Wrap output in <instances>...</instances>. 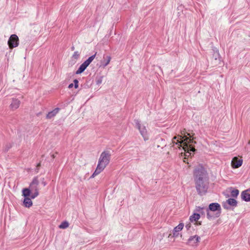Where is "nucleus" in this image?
Listing matches in <instances>:
<instances>
[{
  "mask_svg": "<svg viewBox=\"0 0 250 250\" xmlns=\"http://www.w3.org/2000/svg\"><path fill=\"white\" fill-rule=\"evenodd\" d=\"M243 163L242 159H239L237 157H235L231 161V166L233 168H237L241 167Z\"/></svg>",
  "mask_w": 250,
  "mask_h": 250,
  "instance_id": "obj_10",
  "label": "nucleus"
},
{
  "mask_svg": "<svg viewBox=\"0 0 250 250\" xmlns=\"http://www.w3.org/2000/svg\"><path fill=\"white\" fill-rule=\"evenodd\" d=\"M110 157L111 155L108 151H104L101 154L97 167L93 174L91 176V178H94L104 170L105 167L109 164Z\"/></svg>",
  "mask_w": 250,
  "mask_h": 250,
  "instance_id": "obj_3",
  "label": "nucleus"
},
{
  "mask_svg": "<svg viewBox=\"0 0 250 250\" xmlns=\"http://www.w3.org/2000/svg\"><path fill=\"white\" fill-rule=\"evenodd\" d=\"M80 56V53L78 51L74 52L73 54L72 57L75 59L77 60Z\"/></svg>",
  "mask_w": 250,
  "mask_h": 250,
  "instance_id": "obj_26",
  "label": "nucleus"
},
{
  "mask_svg": "<svg viewBox=\"0 0 250 250\" xmlns=\"http://www.w3.org/2000/svg\"><path fill=\"white\" fill-rule=\"evenodd\" d=\"M74 87L75 88H77L79 86V85H78V83H79V81H78V80L77 79H75L74 80Z\"/></svg>",
  "mask_w": 250,
  "mask_h": 250,
  "instance_id": "obj_27",
  "label": "nucleus"
},
{
  "mask_svg": "<svg viewBox=\"0 0 250 250\" xmlns=\"http://www.w3.org/2000/svg\"><path fill=\"white\" fill-rule=\"evenodd\" d=\"M60 108L57 107L53 109V110L49 112L46 116V118L47 119H50L55 117L56 114L59 112Z\"/></svg>",
  "mask_w": 250,
  "mask_h": 250,
  "instance_id": "obj_14",
  "label": "nucleus"
},
{
  "mask_svg": "<svg viewBox=\"0 0 250 250\" xmlns=\"http://www.w3.org/2000/svg\"><path fill=\"white\" fill-rule=\"evenodd\" d=\"M97 53H96L93 55H92L90 57H89L86 61H85L84 62H85L88 65L90 64V63L93 61V60L95 59V56L96 55Z\"/></svg>",
  "mask_w": 250,
  "mask_h": 250,
  "instance_id": "obj_21",
  "label": "nucleus"
},
{
  "mask_svg": "<svg viewBox=\"0 0 250 250\" xmlns=\"http://www.w3.org/2000/svg\"><path fill=\"white\" fill-rule=\"evenodd\" d=\"M21 104V102L17 99L13 98L10 107L13 110L17 109Z\"/></svg>",
  "mask_w": 250,
  "mask_h": 250,
  "instance_id": "obj_12",
  "label": "nucleus"
},
{
  "mask_svg": "<svg viewBox=\"0 0 250 250\" xmlns=\"http://www.w3.org/2000/svg\"><path fill=\"white\" fill-rule=\"evenodd\" d=\"M31 197L30 198H24L23 204L24 207L26 208H30L32 206L33 203L31 201Z\"/></svg>",
  "mask_w": 250,
  "mask_h": 250,
  "instance_id": "obj_18",
  "label": "nucleus"
},
{
  "mask_svg": "<svg viewBox=\"0 0 250 250\" xmlns=\"http://www.w3.org/2000/svg\"><path fill=\"white\" fill-rule=\"evenodd\" d=\"M102 78H100L96 81V83L97 84H101L102 83Z\"/></svg>",
  "mask_w": 250,
  "mask_h": 250,
  "instance_id": "obj_28",
  "label": "nucleus"
},
{
  "mask_svg": "<svg viewBox=\"0 0 250 250\" xmlns=\"http://www.w3.org/2000/svg\"><path fill=\"white\" fill-rule=\"evenodd\" d=\"M237 205V201L233 198H229L226 200V202H224L223 206L224 208L229 209L230 207H235Z\"/></svg>",
  "mask_w": 250,
  "mask_h": 250,
  "instance_id": "obj_8",
  "label": "nucleus"
},
{
  "mask_svg": "<svg viewBox=\"0 0 250 250\" xmlns=\"http://www.w3.org/2000/svg\"><path fill=\"white\" fill-rule=\"evenodd\" d=\"M97 53H96L93 55H92L90 57H89L86 61H85L84 62H85L88 65L90 64V63L93 61V60L95 59V56L96 55Z\"/></svg>",
  "mask_w": 250,
  "mask_h": 250,
  "instance_id": "obj_22",
  "label": "nucleus"
},
{
  "mask_svg": "<svg viewBox=\"0 0 250 250\" xmlns=\"http://www.w3.org/2000/svg\"><path fill=\"white\" fill-rule=\"evenodd\" d=\"M200 217V214L199 213H193L191 216H190L189 220L190 222H193L194 221H197L199 219Z\"/></svg>",
  "mask_w": 250,
  "mask_h": 250,
  "instance_id": "obj_20",
  "label": "nucleus"
},
{
  "mask_svg": "<svg viewBox=\"0 0 250 250\" xmlns=\"http://www.w3.org/2000/svg\"><path fill=\"white\" fill-rule=\"evenodd\" d=\"M239 191L237 189H232L231 191L232 197H236L239 194Z\"/></svg>",
  "mask_w": 250,
  "mask_h": 250,
  "instance_id": "obj_25",
  "label": "nucleus"
},
{
  "mask_svg": "<svg viewBox=\"0 0 250 250\" xmlns=\"http://www.w3.org/2000/svg\"><path fill=\"white\" fill-rule=\"evenodd\" d=\"M42 184L43 186H45L46 185V183L44 181V178L42 179Z\"/></svg>",
  "mask_w": 250,
  "mask_h": 250,
  "instance_id": "obj_30",
  "label": "nucleus"
},
{
  "mask_svg": "<svg viewBox=\"0 0 250 250\" xmlns=\"http://www.w3.org/2000/svg\"><path fill=\"white\" fill-rule=\"evenodd\" d=\"M205 210H206V208H201L200 207H197L196 208V210L201 213L202 215H205Z\"/></svg>",
  "mask_w": 250,
  "mask_h": 250,
  "instance_id": "obj_23",
  "label": "nucleus"
},
{
  "mask_svg": "<svg viewBox=\"0 0 250 250\" xmlns=\"http://www.w3.org/2000/svg\"><path fill=\"white\" fill-rule=\"evenodd\" d=\"M184 226V224L181 223L177 226L174 228L173 230V235L174 237L178 236V232L181 231L183 229Z\"/></svg>",
  "mask_w": 250,
  "mask_h": 250,
  "instance_id": "obj_15",
  "label": "nucleus"
},
{
  "mask_svg": "<svg viewBox=\"0 0 250 250\" xmlns=\"http://www.w3.org/2000/svg\"><path fill=\"white\" fill-rule=\"evenodd\" d=\"M177 138V137L176 136H175L173 138V140H174V139H176Z\"/></svg>",
  "mask_w": 250,
  "mask_h": 250,
  "instance_id": "obj_35",
  "label": "nucleus"
},
{
  "mask_svg": "<svg viewBox=\"0 0 250 250\" xmlns=\"http://www.w3.org/2000/svg\"><path fill=\"white\" fill-rule=\"evenodd\" d=\"M51 157H52V158L53 159H54V158L56 157V156H55V155L54 154H53L51 155Z\"/></svg>",
  "mask_w": 250,
  "mask_h": 250,
  "instance_id": "obj_32",
  "label": "nucleus"
},
{
  "mask_svg": "<svg viewBox=\"0 0 250 250\" xmlns=\"http://www.w3.org/2000/svg\"><path fill=\"white\" fill-rule=\"evenodd\" d=\"M74 49H75V48H74V46H72V47H71V49H72V50H74Z\"/></svg>",
  "mask_w": 250,
  "mask_h": 250,
  "instance_id": "obj_34",
  "label": "nucleus"
},
{
  "mask_svg": "<svg viewBox=\"0 0 250 250\" xmlns=\"http://www.w3.org/2000/svg\"><path fill=\"white\" fill-rule=\"evenodd\" d=\"M185 227H186V228L188 230V229H190V228L191 227V224H190V223H188V224H187V225H186Z\"/></svg>",
  "mask_w": 250,
  "mask_h": 250,
  "instance_id": "obj_29",
  "label": "nucleus"
},
{
  "mask_svg": "<svg viewBox=\"0 0 250 250\" xmlns=\"http://www.w3.org/2000/svg\"><path fill=\"white\" fill-rule=\"evenodd\" d=\"M111 60V57L109 56L104 55L103 60L101 62L102 64L104 67L107 66Z\"/></svg>",
  "mask_w": 250,
  "mask_h": 250,
  "instance_id": "obj_17",
  "label": "nucleus"
},
{
  "mask_svg": "<svg viewBox=\"0 0 250 250\" xmlns=\"http://www.w3.org/2000/svg\"><path fill=\"white\" fill-rule=\"evenodd\" d=\"M193 176L195 188L198 194L201 196L205 195L208 191L209 182L208 173L202 166L195 168Z\"/></svg>",
  "mask_w": 250,
  "mask_h": 250,
  "instance_id": "obj_1",
  "label": "nucleus"
},
{
  "mask_svg": "<svg viewBox=\"0 0 250 250\" xmlns=\"http://www.w3.org/2000/svg\"><path fill=\"white\" fill-rule=\"evenodd\" d=\"M40 166H41V163H39L37 165V167H40Z\"/></svg>",
  "mask_w": 250,
  "mask_h": 250,
  "instance_id": "obj_33",
  "label": "nucleus"
},
{
  "mask_svg": "<svg viewBox=\"0 0 250 250\" xmlns=\"http://www.w3.org/2000/svg\"><path fill=\"white\" fill-rule=\"evenodd\" d=\"M221 206L217 203L209 204L208 208H206L207 216L208 219H211L218 217L221 213Z\"/></svg>",
  "mask_w": 250,
  "mask_h": 250,
  "instance_id": "obj_4",
  "label": "nucleus"
},
{
  "mask_svg": "<svg viewBox=\"0 0 250 250\" xmlns=\"http://www.w3.org/2000/svg\"><path fill=\"white\" fill-rule=\"evenodd\" d=\"M19 38L15 35H12L8 41V44L10 49L13 48L18 46L19 45Z\"/></svg>",
  "mask_w": 250,
  "mask_h": 250,
  "instance_id": "obj_7",
  "label": "nucleus"
},
{
  "mask_svg": "<svg viewBox=\"0 0 250 250\" xmlns=\"http://www.w3.org/2000/svg\"><path fill=\"white\" fill-rule=\"evenodd\" d=\"M88 65L84 62H83L76 71V74H80L83 73L87 68Z\"/></svg>",
  "mask_w": 250,
  "mask_h": 250,
  "instance_id": "obj_16",
  "label": "nucleus"
},
{
  "mask_svg": "<svg viewBox=\"0 0 250 250\" xmlns=\"http://www.w3.org/2000/svg\"><path fill=\"white\" fill-rule=\"evenodd\" d=\"M241 196L243 200L245 201H250V189L243 191L241 193Z\"/></svg>",
  "mask_w": 250,
  "mask_h": 250,
  "instance_id": "obj_13",
  "label": "nucleus"
},
{
  "mask_svg": "<svg viewBox=\"0 0 250 250\" xmlns=\"http://www.w3.org/2000/svg\"><path fill=\"white\" fill-rule=\"evenodd\" d=\"M31 190L29 188H23L22 190V195L25 198H29V196H31L30 194L31 193Z\"/></svg>",
  "mask_w": 250,
  "mask_h": 250,
  "instance_id": "obj_19",
  "label": "nucleus"
},
{
  "mask_svg": "<svg viewBox=\"0 0 250 250\" xmlns=\"http://www.w3.org/2000/svg\"><path fill=\"white\" fill-rule=\"evenodd\" d=\"M134 122L136 127L139 130V132L143 137L144 140L145 141L148 140L149 137L146 126L144 124H141L140 121L138 120H135Z\"/></svg>",
  "mask_w": 250,
  "mask_h": 250,
  "instance_id": "obj_6",
  "label": "nucleus"
},
{
  "mask_svg": "<svg viewBox=\"0 0 250 250\" xmlns=\"http://www.w3.org/2000/svg\"><path fill=\"white\" fill-rule=\"evenodd\" d=\"M39 181L38 179V177H34L32 182L30 183L29 188L32 192V194L30 196L31 198L34 199L39 195Z\"/></svg>",
  "mask_w": 250,
  "mask_h": 250,
  "instance_id": "obj_5",
  "label": "nucleus"
},
{
  "mask_svg": "<svg viewBox=\"0 0 250 250\" xmlns=\"http://www.w3.org/2000/svg\"><path fill=\"white\" fill-rule=\"evenodd\" d=\"M181 134H184V136L183 137L181 135L178 136L180 139L177 140L175 144L178 145L179 148L182 146V144H183V148L186 152L185 156L188 157L191 155L190 151L194 152L196 151L194 147L190 144L196 143V142L193 141V139L191 138V137L189 133H187V135H185V129L181 132ZM173 143H175V142L173 141Z\"/></svg>",
  "mask_w": 250,
  "mask_h": 250,
  "instance_id": "obj_2",
  "label": "nucleus"
},
{
  "mask_svg": "<svg viewBox=\"0 0 250 250\" xmlns=\"http://www.w3.org/2000/svg\"><path fill=\"white\" fill-rule=\"evenodd\" d=\"M73 85H73V83H70V84H69V85H68V88H72V87H73Z\"/></svg>",
  "mask_w": 250,
  "mask_h": 250,
  "instance_id": "obj_31",
  "label": "nucleus"
},
{
  "mask_svg": "<svg viewBox=\"0 0 250 250\" xmlns=\"http://www.w3.org/2000/svg\"><path fill=\"white\" fill-rule=\"evenodd\" d=\"M69 223L67 221L62 222L59 226L60 229H65L68 227Z\"/></svg>",
  "mask_w": 250,
  "mask_h": 250,
  "instance_id": "obj_24",
  "label": "nucleus"
},
{
  "mask_svg": "<svg viewBox=\"0 0 250 250\" xmlns=\"http://www.w3.org/2000/svg\"><path fill=\"white\" fill-rule=\"evenodd\" d=\"M213 54L212 59L214 61V64L217 65L220 64L221 61V57L218 50L213 49Z\"/></svg>",
  "mask_w": 250,
  "mask_h": 250,
  "instance_id": "obj_9",
  "label": "nucleus"
},
{
  "mask_svg": "<svg viewBox=\"0 0 250 250\" xmlns=\"http://www.w3.org/2000/svg\"><path fill=\"white\" fill-rule=\"evenodd\" d=\"M200 240V237L198 235L190 236L188 239V243L189 245H194L198 243Z\"/></svg>",
  "mask_w": 250,
  "mask_h": 250,
  "instance_id": "obj_11",
  "label": "nucleus"
}]
</instances>
